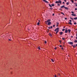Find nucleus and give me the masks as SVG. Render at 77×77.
Here are the masks:
<instances>
[{"instance_id":"nucleus-26","label":"nucleus","mask_w":77,"mask_h":77,"mask_svg":"<svg viewBox=\"0 0 77 77\" xmlns=\"http://www.w3.org/2000/svg\"><path fill=\"white\" fill-rule=\"evenodd\" d=\"M74 24H77V23L76 22L74 23Z\"/></svg>"},{"instance_id":"nucleus-9","label":"nucleus","mask_w":77,"mask_h":77,"mask_svg":"<svg viewBox=\"0 0 77 77\" xmlns=\"http://www.w3.org/2000/svg\"><path fill=\"white\" fill-rule=\"evenodd\" d=\"M68 32V30L66 29L65 30V33H67Z\"/></svg>"},{"instance_id":"nucleus-58","label":"nucleus","mask_w":77,"mask_h":77,"mask_svg":"<svg viewBox=\"0 0 77 77\" xmlns=\"http://www.w3.org/2000/svg\"><path fill=\"white\" fill-rule=\"evenodd\" d=\"M60 44H61V42H60Z\"/></svg>"},{"instance_id":"nucleus-27","label":"nucleus","mask_w":77,"mask_h":77,"mask_svg":"<svg viewBox=\"0 0 77 77\" xmlns=\"http://www.w3.org/2000/svg\"><path fill=\"white\" fill-rule=\"evenodd\" d=\"M59 23L58 22L57 23V25H59Z\"/></svg>"},{"instance_id":"nucleus-50","label":"nucleus","mask_w":77,"mask_h":77,"mask_svg":"<svg viewBox=\"0 0 77 77\" xmlns=\"http://www.w3.org/2000/svg\"><path fill=\"white\" fill-rule=\"evenodd\" d=\"M58 6H60V4H58Z\"/></svg>"},{"instance_id":"nucleus-43","label":"nucleus","mask_w":77,"mask_h":77,"mask_svg":"<svg viewBox=\"0 0 77 77\" xmlns=\"http://www.w3.org/2000/svg\"><path fill=\"white\" fill-rule=\"evenodd\" d=\"M50 9H51V10H52V9H53V8H50Z\"/></svg>"},{"instance_id":"nucleus-59","label":"nucleus","mask_w":77,"mask_h":77,"mask_svg":"<svg viewBox=\"0 0 77 77\" xmlns=\"http://www.w3.org/2000/svg\"><path fill=\"white\" fill-rule=\"evenodd\" d=\"M75 1H76V0H75Z\"/></svg>"},{"instance_id":"nucleus-42","label":"nucleus","mask_w":77,"mask_h":77,"mask_svg":"<svg viewBox=\"0 0 77 77\" xmlns=\"http://www.w3.org/2000/svg\"><path fill=\"white\" fill-rule=\"evenodd\" d=\"M69 21H70V22H71V21H71V20H70Z\"/></svg>"},{"instance_id":"nucleus-49","label":"nucleus","mask_w":77,"mask_h":77,"mask_svg":"<svg viewBox=\"0 0 77 77\" xmlns=\"http://www.w3.org/2000/svg\"><path fill=\"white\" fill-rule=\"evenodd\" d=\"M62 49L63 50V48H62Z\"/></svg>"},{"instance_id":"nucleus-35","label":"nucleus","mask_w":77,"mask_h":77,"mask_svg":"<svg viewBox=\"0 0 77 77\" xmlns=\"http://www.w3.org/2000/svg\"><path fill=\"white\" fill-rule=\"evenodd\" d=\"M52 15H53V16H54V14H52Z\"/></svg>"},{"instance_id":"nucleus-53","label":"nucleus","mask_w":77,"mask_h":77,"mask_svg":"<svg viewBox=\"0 0 77 77\" xmlns=\"http://www.w3.org/2000/svg\"><path fill=\"white\" fill-rule=\"evenodd\" d=\"M57 25V27H58V26L57 25Z\"/></svg>"},{"instance_id":"nucleus-39","label":"nucleus","mask_w":77,"mask_h":77,"mask_svg":"<svg viewBox=\"0 0 77 77\" xmlns=\"http://www.w3.org/2000/svg\"><path fill=\"white\" fill-rule=\"evenodd\" d=\"M66 19H67V18H66V17L65 18V20H66Z\"/></svg>"},{"instance_id":"nucleus-3","label":"nucleus","mask_w":77,"mask_h":77,"mask_svg":"<svg viewBox=\"0 0 77 77\" xmlns=\"http://www.w3.org/2000/svg\"><path fill=\"white\" fill-rule=\"evenodd\" d=\"M59 31V28H57L56 29L54 30V31H56V33L57 34Z\"/></svg>"},{"instance_id":"nucleus-17","label":"nucleus","mask_w":77,"mask_h":77,"mask_svg":"<svg viewBox=\"0 0 77 77\" xmlns=\"http://www.w3.org/2000/svg\"><path fill=\"white\" fill-rule=\"evenodd\" d=\"M64 8H65V9H68V8L67 7H64Z\"/></svg>"},{"instance_id":"nucleus-52","label":"nucleus","mask_w":77,"mask_h":77,"mask_svg":"<svg viewBox=\"0 0 77 77\" xmlns=\"http://www.w3.org/2000/svg\"><path fill=\"white\" fill-rule=\"evenodd\" d=\"M64 2H66V0H64Z\"/></svg>"},{"instance_id":"nucleus-10","label":"nucleus","mask_w":77,"mask_h":77,"mask_svg":"<svg viewBox=\"0 0 77 77\" xmlns=\"http://www.w3.org/2000/svg\"><path fill=\"white\" fill-rule=\"evenodd\" d=\"M48 5L50 7H51V8H52V6L51 5H50V4H49Z\"/></svg>"},{"instance_id":"nucleus-11","label":"nucleus","mask_w":77,"mask_h":77,"mask_svg":"<svg viewBox=\"0 0 77 77\" xmlns=\"http://www.w3.org/2000/svg\"><path fill=\"white\" fill-rule=\"evenodd\" d=\"M51 60L53 62H54V60H53V59H51Z\"/></svg>"},{"instance_id":"nucleus-12","label":"nucleus","mask_w":77,"mask_h":77,"mask_svg":"<svg viewBox=\"0 0 77 77\" xmlns=\"http://www.w3.org/2000/svg\"><path fill=\"white\" fill-rule=\"evenodd\" d=\"M65 6L64 5L62 6L61 7V8H64Z\"/></svg>"},{"instance_id":"nucleus-16","label":"nucleus","mask_w":77,"mask_h":77,"mask_svg":"<svg viewBox=\"0 0 77 77\" xmlns=\"http://www.w3.org/2000/svg\"><path fill=\"white\" fill-rule=\"evenodd\" d=\"M68 32H71V30H70V29H68Z\"/></svg>"},{"instance_id":"nucleus-6","label":"nucleus","mask_w":77,"mask_h":77,"mask_svg":"<svg viewBox=\"0 0 77 77\" xmlns=\"http://www.w3.org/2000/svg\"><path fill=\"white\" fill-rule=\"evenodd\" d=\"M63 34V32H60V35H62Z\"/></svg>"},{"instance_id":"nucleus-44","label":"nucleus","mask_w":77,"mask_h":77,"mask_svg":"<svg viewBox=\"0 0 77 77\" xmlns=\"http://www.w3.org/2000/svg\"><path fill=\"white\" fill-rule=\"evenodd\" d=\"M63 4H65V2H63Z\"/></svg>"},{"instance_id":"nucleus-46","label":"nucleus","mask_w":77,"mask_h":77,"mask_svg":"<svg viewBox=\"0 0 77 77\" xmlns=\"http://www.w3.org/2000/svg\"><path fill=\"white\" fill-rule=\"evenodd\" d=\"M59 42H61V41H60H60H59Z\"/></svg>"},{"instance_id":"nucleus-40","label":"nucleus","mask_w":77,"mask_h":77,"mask_svg":"<svg viewBox=\"0 0 77 77\" xmlns=\"http://www.w3.org/2000/svg\"><path fill=\"white\" fill-rule=\"evenodd\" d=\"M53 27H55V25H53Z\"/></svg>"},{"instance_id":"nucleus-5","label":"nucleus","mask_w":77,"mask_h":77,"mask_svg":"<svg viewBox=\"0 0 77 77\" xmlns=\"http://www.w3.org/2000/svg\"><path fill=\"white\" fill-rule=\"evenodd\" d=\"M68 44H69L70 45H71L72 44H73V43L72 42H68Z\"/></svg>"},{"instance_id":"nucleus-41","label":"nucleus","mask_w":77,"mask_h":77,"mask_svg":"<svg viewBox=\"0 0 77 77\" xmlns=\"http://www.w3.org/2000/svg\"><path fill=\"white\" fill-rule=\"evenodd\" d=\"M54 77H57L56 76V75H55Z\"/></svg>"},{"instance_id":"nucleus-48","label":"nucleus","mask_w":77,"mask_h":77,"mask_svg":"<svg viewBox=\"0 0 77 77\" xmlns=\"http://www.w3.org/2000/svg\"><path fill=\"white\" fill-rule=\"evenodd\" d=\"M43 0V1H44V2H45V0Z\"/></svg>"},{"instance_id":"nucleus-60","label":"nucleus","mask_w":77,"mask_h":77,"mask_svg":"<svg viewBox=\"0 0 77 77\" xmlns=\"http://www.w3.org/2000/svg\"><path fill=\"white\" fill-rule=\"evenodd\" d=\"M68 56H69V55H68Z\"/></svg>"},{"instance_id":"nucleus-4","label":"nucleus","mask_w":77,"mask_h":77,"mask_svg":"<svg viewBox=\"0 0 77 77\" xmlns=\"http://www.w3.org/2000/svg\"><path fill=\"white\" fill-rule=\"evenodd\" d=\"M56 3H60V4H61V1L59 0L58 1H56L55 2Z\"/></svg>"},{"instance_id":"nucleus-30","label":"nucleus","mask_w":77,"mask_h":77,"mask_svg":"<svg viewBox=\"0 0 77 77\" xmlns=\"http://www.w3.org/2000/svg\"><path fill=\"white\" fill-rule=\"evenodd\" d=\"M51 5H52V6H54V5L53 4H52Z\"/></svg>"},{"instance_id":"nucleus-37","label":"nucleus","mask_w":77,"mask_h":77,"mask_svg":"<svg viewBox=\"0 0 77 77\" xmlns=\"http://www.w3.org/2000/svg\"><path fill=\"white\" fill-rule=\"evenodd\" d=\"M62 39H63V40H64L65 39V38H62Z\"/></svg>"},{"instance_id":"nucleus-20","label":"nucleus","mask_w":77,"mask_h":77,"mask_svg":"<svg viewBox=\"0 0 77 77\" xmlns=\"http://www.w3.org/2000/svg\"><path fill=\"white\" fill-rule=\"evenodd\" d=\"M77 17H75L74 18V20H77Z\"/></svg>"},{"instance_id":"nucleus-13","label":"nucleus","mask_w":77,"mask_h":77,"mask_svg":"<svg viewBox=\"0 0 77 77\" xmlns=\"http://www.w3.org/2000/svg\"><path fill=\"white\" fill-rule=\"evenodd\" d=\"M49 36H51V37L52 36V35H51V33L49 34Z\"/></svg>"},{"instance_id":"nucleus-7","label":"nucleus","mask_w":77,"mask_h":77,"mask_svg":"<svg viewBox=\"0 0 77 77\" xmlns=\"http://www.w3.org/2000/svg\"><path fill=\"white\" fill-rule=\"evenodd\" d=\"M45 3H49L46 0H45Z\"/></svg>"},{"instance_id":"nucleus-25","label":"nucleus","mask_w":77,"mask_h":77,"mask_svg":"<svg viewBox=\"0 0 77 77\" xmlns=\"http://www.w3.org/2000/svg\"><path fill=\"white\" fill-rule=\"evenodd\" d=\"M74 42H77V40H75V41H74Z\"/></svg>"},{"instance_id":"nucleus-23","label":"nucleus","mask_w":77,"mask_h":77,"mask_svg":"<svg viewBox=\"0 0 77 77\" xmlns=\"http://www.w3.org/2000/svg\"><path fill=\"white\" fill-rule=\"evenodd\" d=\"M37 25L38 26L39 25V22H38L37 23Z\"/></svg>"},{"instance_id":"nucleus-36","label":"nucleus","mask_w":77,"mask_h":77,"mask_svg":"<svg viewBox=\"0 0 77 77\" xmlns=\"http://www.w3.org/2000/svg\"><path fill=\"white\" fill-rule=\"evenodd\" d=\"M71 38H73V36H71Z\"/></svg>"},{"instance_id":"nucleus-45","label":"nucleus","mask_w":77,"mask_h":77,"mask_svg":"<svg viewBox=\"0 0 77 77\" xmlns=\"http://www.w3.org/2000/svg\"><path fill=\"white\" fill-rule=\"evenodd\" d=\"M38 23H40V20H38Z\"/></svg>"},{"instance_id":"nucleus-1","label":"nucleus","mask_w":77,"mask_h":77,"mask_svg":"<svg viewBox=\"0 0 77 77\" xmlns=\"http://www.w3.org/2000/svg\"><path fill=\"white\" fill-rule=\"evenodd\" d=\"M5 38H8L10 39H11L12 38V36L11 35H9L8 34H6L5 35Z\"/></svg>"},{"instance_id":"nucleus-8","label":"nucleus","mask_w":77,"mask_h":77,"mask_svg":"<svg viewBox=\"0 0 77 77\" xmlns=\"http://www.w3.org/2000/svg\"><path fill=\"white\" fill-rule=\"evenodd\" d=\"M68 24H70V25H72V23L71 22H69L68 23Z\"/></svg>"},{"instance_id":"nucleus-33","label":"nucleus","mask_w":77,"mask_h":77,"mask_svg":"<svg viewBox=\"0 0 77 77\" xmlns=\"http://www.w3.org/2000/svg\"><path fill=\"white\" fill-rule=\"evenodd\" d=\"M9 41H11V39H10V38H8Z\"/></svg>"},{"instance_id":"nucleus-19","label":"nucleus","mask_w":77,"mask_h":77,"mask_svg":"<svg viewBox=\"0 0 77 77\" xmlns=\"http://www.w3.org/2000/svg\"><path fill=\"white\" fill-rule=\"evenodd\" d=\"M61 14H63V15H65V14H64L63 13V12H61Z\"/></svg>"},{"instance_id":"nucleus-47","label":"nucleus","mask_w":77,"mask_h":77,"mask_svg":"<svg viewBox=\"0 0 77 77\" xmlns=\"http://www.w3.org/2000/svg\"><path fill=\"white\" fill-rule=\"evenodd\" d=\"M60 47H61L62 45H60Z\"/></svg>"},{"instance_id":"nucleus-31","label":"nucleus","mask_w":77,"mask_h":77,"mask_svg":"<svg viewBox=\"0 0 77 77\" xmlns=\"http://www.w3.org/2000/svg\"><path fill=\"white\" fill-rule=\"evenodd\" d=\"M73 47L74 48H75V45L73 46Z\"/></svg>"},{"instance_id":"nucleus-29","label":"nucleus","mask_w":77,"mask_h":77,"mask_svg":"<svg viewBox=\"0 0 77 77\" xmlns=\"http://www.w3.org/2000/svg\"><path fill=\"white\" fill-rule=\"evenodd\" d=\"M44 42L45 44H47V42H46V41H45Z\"/></svg>"},{"instance_id":"nucleus-2","label":"nucleus","mask_w":77,"mask_h":77,"mask_svg":"<svg viewBox=\"0 0 77 77\" xmlns=\"http://www.w3.org/2000/svg\"><path fill=\"white\" fill-rule=\"evenodd\" d=\"M51 21V20L50 19L48 20H47L46 21H45V23L46 24H48V26H49V25H50L51 24V22H50V21Z\"/></svg>"},{"instance_id":"nucleus-18","label":"nucleus","mask_w":77,"mask_h":77,"mask_svg":"<svg viewBox=\"0 0 77 77\" xmlns=\"http://www.w3.org/2000/svg\"><path fill=\"white\" fill-rule=\"evenodd\" d=\"M71 15H72V16H76L75 14H72Z\"/></svg>"},{"instance_id":"nucleus-24","label":"nucleus","mask_w":77,"mask_h":77,"mask_svg":"<svg viewBox=\"0 0 77 77\" xmlns=\"http://www.w3.org/2000/svg\"><path fill=\"white\" fill-rule=\"evenodd\" d=\"M75 11H77V8H75Z\"/></svg>"},{"instance_id":"nucleus-38","label":"nucleus","mask_w":77,"mask_h":77,"mask_svg":"<svg viewBox=\"0 0 77 77\" xmlns=\"http://www.w3.org/2000/svg\"><path fill=\"white\" fill-rule=\"evenodd\" d=\"M54 49L55 50H56V49H57L56 47L55 48H54Z\"/></svg>"},{"instance_id":"nucleus-55","label":"nucleus","mask_w":77,"mask_h":77,"mask_svg":"<svg viewBox=\"0 0 77 77\" xmlns=\"http://www.w3.org/2000/svg\"><path fill=\"white\" fill-rule=\"evenodd\" d=\"M76 46H77V44L76 45Z\"/></svg>"},{"instance_id":"nucleus-32","label":"nucleus","mask_w":77,"mask_h":77,"mask_svg":"<svg viewBox=\"0 0 77 77\" xmlns=\"http://www.w3.org/2000/svg\"><path fill=\"white\" fill-rule=\"evenodd\" d=\"M65 30V29H63L62 31H64Z\"/></svg>"},{"instance_id":"nucleus-54","label":"nucleus","mask_w":77,"mask_h":77,"mask_svg":"<svg viewBox=\"0 0 77 77\" xmlns=\"http://www.w3.org/2000/svg\"><path fill=\"white\" fill-rule=\"evenodd\" d=\"M76 39H77V37H76Z\"/></svg>"},{"instance_id":"nucleus-34","label":"nucleus","mask_w":77,"mask_h":77,"mask_svg":"<svg viewBox=\"0 0 77 77\" xmlns=\"http://www.w3.org/2000/svg\"><path fill=\"white\" fill-rule=\"evenodd\" d=\"M71 13L72 14H74V12H73V11H71Z\"/></svg>"},{"instance_id":"nucleus-22","label":"nucleus","mask_w":77,"mask_h":77,"mask_svg":"<svg viewBox=\"0 0 77 77\" xmlns=\"http://www.w3.org/2000/svg\"><path fill=\"white\" fill-rule=\"evenodd\" d=\"M67 5H69V2H68L66 3Z\"/></svg>"},{"instance_id":"nucleus-51","label":"nucleus","mask_w":77,"mask_h":77,"mask_svg":"<svg viewBox=\"0 0 77 77\" xmlns=\"http://www.w3.org/2000/svg\"><path fill=\"white\" fill-rule=\"evenodd\" d=\"M75 6H77V4L75 5Z\"/></svg>"},{"instance_id":"nucleus-57","label":"nucleus","mask_w":77,"mask_h":77,"mask_svg":"<svg viewBox=\"0 0 77 77\" xmlns=\"http://www.w3.org/2000/svg\"><path fill=\"white\" fill-rule=\"evenodd\" d=\"M76 30H77V29H76Z\"/></svg>"},{"instance_id":"nucleus-21","label":"nucleus","mask_w":77,"mask_h":77,"mask_svg":"<svg viewBox=\"0 0 77 77\" xmlns=\"http://www.w3.org/2000/svg\"><path fill=\"white\" fill-rule=\"evenodd\" d=\"M71 2L72 3H74V1H73V0H71Z\"/></svg>"},{"instance_id":"nucleus-56","label":"nucleus","mask_w":77,"mask_h":77,"mask_svg":"<svg viewBox=\"0 0 77 77\" xmlns=\"http://www.w3.org/2000/svg\"><path fill=\"white\" fill-rule=\"evenodd\" d=\"M76 35L77 36V33H76Z\"/></svg>"},{"instance_id":"nucleus-28","label":"nucleus","mask_w":77,"mask_h":77,"mask_svg":"<svg viewBox=\"0 0 77 77\" xmlns=\"http://www.w3.org/2000/svg\"><path fill=\"white\" fill-rule=\"evenodd\" d=\"M70 19H71V20H73V19L72 18L70 17Z\"/></svg>"},{"instance_id":"nucleus-15","label":"nucleus","mask_w":77,"mask_h":77,"mask_svg":"<svg viewBox=\"0 0 77 77\" xmlns=\"http://www.w3.org/2000/svg\"><path fill=\"white\" fill-rule=\"evenodd\" d=\"M53 27H52V26H51L50 27H49V29H52Z\"/></svg>"},{"instance_id":"nucleus-14","label":"nucleus","mask_w":77,"mask_h":77,"mask_svg":"<svg viewBox=\"0 0 77 77\" xmlns=\"http://www.w3.org/2000/svg\"><path fill=\"white\" fill-rule=\"evenodd\" d=\"M38 49H39V50H41V48H40V46H38Z\"/></svg>"}]
</instances>
